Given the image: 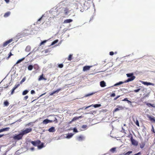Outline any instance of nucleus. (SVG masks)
<instances>
[{"label":"nucleus","mask_w":155,"mask_h":155,"mask_svg":"<svg viewBox=\"0 0 155 155\" xmlns=\"http://www.w3.org/2000/svg\"><path fill=\"white\" fill-rule=\"evenodd\" d=\"M23 136L21 133L15 135L13 137V138L15 140H18L21 139L22 138Z\"/></svg>","instance_id":"3"},{"label":"nucleus","mask_w":155,"mask_h":155,"mask_svg":"<svg viewBox=\"0 0 155 155\" xmlns=\"http://www.w3.org/2000/svg\"><path fill=\"white\" fill-rule=\"evenodd\" d=\"M42 18V17L41 18H39L38 20V21H40L41 19Z\"/></svg>","instance_id":"61"},{"label":"nucleus","mask_w":155,"mask_h":155,"mask_svg":"<svg viewBox=\"0 0 155 155\" xmlns=\"http://www.w3.org/2000/svg\"><path fill=\"white\" fill-rule=\"evenodd\" d=\"M117 107H118V108H119L120 110H122L123 109V107L121 106H117Z\"/></svg>","instance_id":"45"},{"label":"nucleus","mask_w":155,"mask_h":155,"mask_svg":"<svg viewBox=\"0 0 155 155\" xmlns=\"http://www.w3.org/2000/svg\"><path fill=\"white\" fill-rule=\"evenodd\" d=\"M51 121L49 120L48 119H46L43 121L42 123L44 124H47L51 122Z\"/></svg>","instance_id":"14"},{"label":"nucleus","mask_w":155,"mask_h":155,"mask_svg":"<svg viewBox=\"0 0 155 155\" xmlns=\"http://www.w3.org/2000/svg\"><path fill=\"white\" fill-rule=\"evenodd\" d=\"M141 82L143 84H144L145 85H147V86L150 85H152L153 86L154 85V84L151 83L150 82H145V81H141Z\"/></svg>","instance_id":"11"},{"label":"nucleus","mask_w":155,"mask_h":155,"mask_svg":"<svg viewBox=\"0 0 155 155\" xmlns=\"http://www.w3.org/2000/svg\"><path fill=\"white\" fill-rule=\"evenodd\" d=\"M31 143L34 146L38 147V145L40 144L41 142L40 140H37L35 141H32Z\"/></svg>","instance_id":"4"},{"label":"nucleus","mask_w":155,"mask_h":155,"mask_svg":"<svg viewBox=\"0 0 155 155\" xmlns=\"http://www.w3.org/2000/svg\"><path fill=\"white\" fill-rule=\"evenodd\" d=\"M120 97V95H118V96H117V97H115V98H114V100H116L117 98H118L119 97Z\"/></svg>","instance_id":"53"},{"label":"nucleus","mask_w":155,"mask_h":155,"mask_svg":"<svg viewBox=\"0 0 155 155\" xmlns=\"http://www.w3.org/2000/svg\"><path fill=\"white\" fill-rule=\"evenodd\" d=\"M44 94H45H45H42L41 96H42V95H44Z\"/></svg>","instance_id":"64"},{"label":"nucleus","mask_w":155,"mask_h":155,"mask_svg":"<svg viewBox=\"0 0 155 155\" xmlns=\"http://www.w3.org/2000/svg\"><path fill=\"white\" fill-rule=\"evenodd\" d=\"M84 139V137L82 136H80L78 137V141H82Z\"/></svg>","instance_id":"25"},{"label":"nucleus","mask_w":155,"mask_h":155,"mask_svg":"<svg viewBox=\"0 0 155 155\" xmlns=\"http://www.w3.org/2000/svg\"><path fill=\"white\" fill-rule=\"evenodd\" d=\"M12 55H13V54H12V53L11 52H10L8 54V57L6 59L8 60L10 57Z\"/></svg>","instance_id":"36"},{"label":"nucleus","mask_w":155,"mask_h":155,"mask_svg":"<svg viewBox=\"0 0 155 155\" xmlns=\"http://www.w3.org/2000/svg\"><path fill=\"white\" fill-rule=\"evenodd\" d=\"M100 86L102 87H104L106 86V83L104 81H102L100 82Z\"/></svg>","instance_id":"15"},{"label":"nucleus","mask_w":155,"mask_h":155,"mask_svg":"<svg viewBox=\"0 0 155 155\" xmlns=\"http://www.w3.org/2000/svg\"><path fill=\"white\" fill-rule=\"evenodd\" d=\"M34 68L35 69H38L39 68L37 64H35L34 65Z\"/></svg>","instance_id":"37"},{"label":"nucleus","mask_w":155,"mask_h":155,"mask_svg":"<svg viewBox=\"0 0 155 155\" xmlns=\"http://www.w3.org/2000/svg\"><path fill=\"white\" fill-rule=\"evenodd\" d=\"M5 1L7 3L9 2V0H5Z\"/></svg>","instance_id":"58"},{"label":"nucleus","mask_w":155,"mask_h":155,"mask_svg":"<svg viewBox=\"0 0 155 155\" xmlns=\"http://www.w3.org/2000/svg\"><path fill=\"white\" fill-rule=\"evenodd\" d=\"M92 106H93V107H94L95 108H96V107H101V104H94V105L93 104H92L91 105H90V106L85 107L84 108V109L86 110L87 109V108H88V107H89Z\"/></svg>","instance_id":"9"},{"label":"nucleus","mask_w":155,"mask_h":155,"mask_svg":"<svg viewBox=\"0 0 155 155\" xmlns=\"http://www.w3.org/2000/svg\"><path fill=\"white\" fill-rule=\"evenodd\" d=\"M20 84H15L14 86V87L13 88L15 90L17 87H18L20 85Z\"/></svg>","instance_id":"35"},{"label":"nucleus","mask_w":155,"mask_h":155,"mask_svg":"<svg viewBox=\"0 0 155 155\" xmlns=\"http://www.w3.org/2000/svg\"><path fill=\"white\" fill-rule=\"evenodd\" d=\"M72 56L73 55L72 54H70L68 58V61H70L72 59Z\"/></svg>","instance_id":"24"},{"label":"nucleus","mask_w":155,"mask_h":155,"mask_svg":"<svg viewBox=\"0 0 155 155\" xmlns=\"http://www.w3.org/2000/svg\"><path fill=\"white\" fill-rule=\"evenodd\" d=\"M115 96V93H113L111 95V97H114Z\"/></svg>","instance_id":"56"},{"label":"nucleus","mask_w":155,"mask_h":155,"mask_svg":"<svg viewBox=\"0 0 155 155\" xmlns=\"http://www.w3.org/2000/svg\"><path fill=\"white\" fill-rule=\"evenodd\" d=\"M25 59V58L24 57V58H22L21 59L19 60L16 63V64L19 63H20V62L22 61H23Z\"/></svg>","instance_id":"28"},{"label":"nucleus","mask_w":155,"mask_h":155,"mask_svg":"<svg viewBox=\"0 0 155 155\" xmlns=\"http://www.w3.org/2000/svg\"><path fill=\"white\" fill-rule=\"evenodd\" d=\"M91 66H85L83 67V71H85L90 70Z\"/></svg>","instance_id":"8"},{"label":"nucleus","mask_w":155,"mask_h":155,"mask_svg":"<svg viewBox=\"0 0 155 155\" xmlns=\"http://www.w3.org/2000/svg\"><path fill=\"white\" fill-rule=\"evenodd\" d=\"M4 104L5 106H8L9 104V103L7 101H6L4 102Z\"/></svg>","instance_id":"29"},{"label":"nucleus","mask_w":155,"mask_h":155,"mask_svg":"<svg viewBox=\"0 0 155 155\" xmlns=\"http://www.w3.org/2000/svg\"><path fill=\"white\" fill-rule=\"evenodd\" d=\"M9 129L10 128L8 127L0 129V133L2 132L8 131Z\"/></svg>","instance_id":"12"},{"label":"nucleus","mask_w":155,"mask_h":155,"mask_svg":"<svg viewBox=\"0 0 155 155\" xmlns=\"http://www.w3.org/2000/svg\"><path fill=\"white\" fill-rule=\"evenodd\" d=\"M143 98H141L140 99V101H143Z\"/></svg>","instance_id":"63"},{"label":"nucleus","mask_w":155,"mask_h":155,"mask_svg":"<svg viewBox=\"0 0 155 155\" xmlns=\"http://www.w3.org/2000/svg\"><path fill=\"white\" fill-rule=\"evenodd\" d=\"M130 140L132 144L135 146H137L138 145V142L135 140L132 137L130 138Z\"/></svg>","instance_id":"6"},{"label":"nucleus","mask_w":155,"mask_h":155,"mask_svg":"<svg viewBox=\"0 0 155 155\" xmlns=\"http://www.w3.org/2000/svg\"><path fill=\"white\" fill-rule=\"evenodd\" d=\"M58 67L60 68H61L63 67V65L62 64H60L58 65Z\"/></svg>","instance_id":"43"},{"label":"nucleus","mask_w":155,"mask_h":155,"mask_svg":"<svg viewBox=\"0 0 155 155\" xmlns=\"http://www.w3.org/2000/svg\"><path fill=\"white\" fill-rule=\"evenodd\" d=\"M109 54L110 55H113L114 54V53L113 51H110V52Z\"/></svg>","instance_id":"54"},{"label":"nucleus","mask_w":155,"mask_h":155,"mask_svg":"<svg viewBox=\"0 0 155 155\" xmlns=\"http://www.w3.org/2000/svg\"><path fill=\"white\" fill-rule=\"evenodd\" d=\"M31 94H35V91L33 90H32L31 91Z\"/></svg>","instance_id":"50"},{"label":"nucleus","mask_w":155,"mask_h":155,"mask_svg":"<svg viewBox=\"0 0 155 155\" xmlns=\"http://www.w3.org/2000/svg\"><path fill=\"white\" fill-rule=\"evenodd\" d=\"M26 78L25 77L23 78L22 79V80L20 82V84H21L23 82H24L26 80Z\"/></svg>","instance_id":"27"},{"label":"nucleus","mask_w":155,"mask_h":155,"mask_svg":"<svg viewBox=\"0 0 155 155\" xmlns=\"http://www.w3.org/2000/svg\"><path fill=\"white\" fill-rule=\"evenodd\" d=\"M87 125H83L82 126V128L83 129H85L87 128Z\"/></svg>","instance_id":"42"},{"label":"nucleus","mask_w":155,"mask_h":155,"mask_svg":"<svg viewBox=\"0 0 155 155\" xmlns=\"http://www.w3.org/2000/svg\"><path fill=\"white\" fill-rule=\"evenodd\" d=\"M116 148L113 147L110 149V151L111 153H114L116 151Z\"/></svg>","instance_id":"30"},{"label":"nucleus","mask_w":155,"mask_h":155,"mask_svg":"<svg viewBox=\"0 0 155 155\" xmlns=\"http://www.w3.org/2000/svg\"><path fill=\"white\" fill-rule=\"evenodd\" d=\"M3 136H4V134L0 135V138L2 137Z\"/></svg>","instance_id":"62"},{"label":"nucleus","mask_w":155,"mask_h":155,"mask_svg":"<svg viewBox=\"0 0 155 155\" xmlns=\"http://www.w3.org/2000/svg\"><path fill=\"white\" fill-rule=\"evenodd\" d=\"M55 130V128L54 127H51L48 130V131L50 132H54Z\"/></svg>","instance_id":"16"},{"label":"nucleus","mask_w":155,"mask_h":155,"mask_svg":"<svg viewBox=\"0 0 155 155\" xmlns=\"http://www.w3.org/2000/svg\"><path fill=\"white\" fill-rule=\"evenodd\" d=\"M38 147L39 149H41L44 147V144L41 143L40 145H38Z\"/></svg>","instance_id":"22"},{"label":"nucleus","mask_w":155,"mask_h":155,"mask_svg":"<svg viewBox=\"0 0 155 155\" xmlns=\"http://www.w3.org/2000/svg\"><path fill=\"white\" fill-rule=\"evenodd\" d=\"M152 127V129H153V132L154 133H155V131H154V130L153 126Z\"/></svg>","instance_id":"59"},{"label":"nucleus","mask_w":155,"mask_h":155,"mask_svg":"<svg viewBox=\"0 0 155 155\" xmlns=\"http://www.w3.org/2000/svg\"><path fill=\"white\" fill-rule=\"evenodd\" d=\"M46 42V40H45V41H42L40 44V45H41L44 44Z\"/></svg>","instance_id":"44"},{"label":"nucleus","mask_w":155,"mask_h":155,"mask_svg":"<svg viewBox=\"0 0 155 155\" xmlns=\"http://www.w3.org/2000/svg\"><path fill=\"white\" fill-rule=\"evenodd\" d=\"M132 151H129L124 154V155H129L130 154L132 153Z\"/></svg>","instance_id":"34"},{"label":"nucleus","mask_w":155,"mask_h":155,"mask_svg":"<svg viewBox=\"0 0 155 155\" xmlns=\"http://www.w3.org/2000/svg\"><path fill=\"white\" fill-rule=\"evenodd\" d=\"M58 40H55V41H54L52 42V44L53 45V44H55L56 43H57L58 42Z\"/></svg>","instance_id":"52"},{"label":"nucleus","mask_w":155,"mask_h":155,"mask_svg":"<svg viewBox=\"0 0 155 155\" xmlns=\"http://www.w3.org/2000/svg\"><path fill=\"white\" fill-rule=\"evenodd\" d=\"M30 49H31L30 47V46H27L26 47L25 50L27 51H30Z\"/></svg>","instance_id":"33"},{"label":"nucleus","mask_w":155,"mask_h":155,"mask_svg":"<svg viewBox=\"0 0 155 155\" xmlns=\"http://www.w3.org/2000/svg\"><path fill=\"white\" fill-rule=\"evenodd\" d=\"M93 93H91V94H86V95L85 96L86 97H87V96H89L91 95H93Z\"/></svg>","instance_id":"51"},{"label":"nucleus","mask_w":155,"mask_h":155,"mask_svg":"<svg viewBox=\"0 0 155 155\" xmlns=\"http://www.w3.org/2000/svg\"><path fill=\"white\" fill-rule=\"evenodd\" d=\"M140 147L141 148H143L145 146V143L143 142H141L140 143Z\"/></svg>","instance_id":"18"},{"label":"nucleus","mask_w":155,"mask_h":155,"mask_svg":"<svg viewBox=\"0 0 155 155\" xmlns=\"http://www.w3.org/2000/svg\"><path fill=\"white\" fill-rule=\"evenodd\" d=\"M62 88H59L58 89L54 91L53 92H52L50 94V95L52 96V95H53L54 94L56 93H58L59 91H60L62 90Z\"/></svg>","instance_id":"10"},{"label":"nucleus","mask_w":155,"mask_h":155,"mask_svg":"<svg viewBox=\"0 0 155 155\" xmlns=\"http://www.w3.org/2000/svg\"><path fill=\"white\" fill-rule=\"evenodd\" d=\"M73 135V134H68L67 135V138H71V137H72Z\"/></svg>","instance_id":"40"},{"label":"nucleus","mask_w":155,"mask_h":155,"mask_svg":"<svg viewBox=\"0 0 155 155\" xmlns=\"http://www.w3.org/2000/svg\"><path fill=\"white\" fill-rule=\"evenodd\" d=\"M135 124L138 126V127L140 126L139 123V121H138V120H136V121L135 122Z\"/></svg>","instance_id":"38"},{"label":"nucleus","mask_w":155,"mask_h":155,"mask_svg":"<svg viewBox=\"0 0 155 155\" xmlns=\"http://www.w3.org/2000/svg\"><path fill=\"white\" fill-rule=\"evenodd\" d=\"M147 116L149 120L153 122H155V118L154 117L149 115H147Z\"/></svg>","instance_id":"7"},{"label":"nucleus","mask_w":155,"mask_h":155,"mask_svg":"<svg viewBox=\"0 0 155 155\" xmlns=\"http://www.w3.org/2000/svg\"><path fill=\"white\" fill-rule=\"evenodd\" d=\"M140 90V88H139L137 89V90H134L133 91L135 92H136V93H137V92H138Z\"/></svg>","instance_id":"41"},{"label":"nucleus","mask_w":155,"mask_h":155,"mask_svg":"<svg viewBox=\"0 0 155 155\" xmlns=\"http://www.w3.org/2000/svg\"><path fill=\"white\" fill-rule=\"evenodd\" d=\"M119 110H120V109L119 108H116L114 110V111L115 112H116V111H117Z\"/></svg>","instance_id":"48"},{"label":"nucleus","mask_w":155,"mask_h":155,"mask_svg":"<svg viewBox=\"0 0 155 155\" xmlns=\"http://www.w3.org/2000/svg\"><path fill=\"white\" fill-rule=\"evenodd\" d=\"M15 90L13 88L12 89V91H11V94L12 95V94H13V93H14V91Z\"/></svg>","instance_id":"46"},{"label":"nucleus","mask_w":155,"mask_h":155,"mask_svg":"<svg viewBox=\"0 0 155 155\" xmlns=\"http://www.w3.org/2000/svg\"><path fill=\"white\" fill-rule=\"evenodd\" d=\"M28 92V91L27 90H25L22 93L23 95H25Z\"/></svg>","instance_id":"32"},{"label":"nucleus","mask_w":155,"mask_h":155,"mask_svg":"<svg viewBox=\"0 0 155 155\" xmlns=\"http://www.w3.org/2000/svg\"><path fill=\"white\" fill-rule=\"evenodd\" d=\"M81 117V116H80L79 117H74L72 120L71 122H73L74 121L77 120L79 118Z\"/></svg>","instance_id":"19"},{"label":"nucleus","mask_w":155,"mask_h":155,"mask_svg":"<svg viewBox=\"0 0 155 155\" xmlns=\"http://www.w3.org/2000/svg\"><path fill=\"white\" fill-rule=\"evenodd\" d=\"M10 14V12H8L6 13L4 15V17H7Z\"/></svg>","instance_id":"26"},{"label":"nucleus","mask_w":155,"mask_h":155,"mask_svg":"<svg viewBox=\"0 0 155 155\" xmlns=\"http://www.w3.org/2000/svg\"><path fill=\"white\" fill-rule=\"evenodd\" d=\"M28 97V96H26L24 97V100H26Z\"/></svg>","instance_id":"47"},{"label":"nucleus","mask_w":155,"mask_h":155,"mask_svg":"<svg viewBox=\"0 0 155 155\" xmlns=\"http://www.w3.org/2000/svg\"><path fill=\"white\" fill-rule=\"evenodd\" d=\"M13 39L12 38L6 41L3 43L2 45V46L4 47H6L8 44L11 43Z\"/></svg>","instance_id":"5"},{"label":"nucleus","mask_w":155,"mask_h":155,"mask_svg":"<svg viewBox=\"0 0 155 155\" xmlns=\"http://www.w3.org/2000/svg\"><path fill=\"white\" fill-rule=\"evenodd\" d=\"M141 154V153L140 152H139L137 153H136L134 155H140Z\"/></svg>","instance_id":"55"},{"label":"nucleus","mask_w":155,"mask_h":155,"mask_svg":"<svg viewBox=\"0 0 155 155\" xmlns=\"http://www.w3.org/2000/svg\"><path fill=\"white\" fill-rule=\"evenodd\" d=\"M123 82L122 81H120L118 83H116L114 85L117 86V85H120V84H123Z\"/></svg>","instance_id":"39"},{"label":"nucleus","mask_w":155,"mask_h":155,"mask_svg":"<svg viewBox=\"0 0 155 155\" xmlns=\"http://www.w3.org/2000/svg\"><path fill=\"white\" fill-rule=\"evenodd\" d=\"M73 21V20L71 19H67L65 20L64 22L63 23L66 24L68 23H69L71 22H72Z\"/></svg>","instance_id":"13"},{"label":"nucleus","mask_w":155,"mask_h":155,"mask_svg":"<svg viewBox=\"0 0 155 155\" xmlns=\"http://www.w3.org/2000/svg\"><path fill=\"white\" fill-rule=\"evenodd\" d=\"M64 12V14L65 15H67L69 13V9L68 8H65Z\"/></svg>","instance_id":"17"},{"label":"nucleus","mask_w":155,"mask_h":155,"mask_svg":"<svg viewBox=\"0 0 155 155\" xmlns=\"http://www.w3.org/2000/svg\"><path fill=\"white\" fill-rule=\"evenodd\" d=\"M42 79H44V80H46V78H44L43 77V74H42V75H40V77H39V78L38 79V80L39 81H41V80H42Z\"/></svg>","instance_id":"21"},{"label":"nucleus","mask_w":155,"mask_h":155,"mask_svg":"<svg viewBox=\"0 0 155 155\" xmlns=\"http://www.w3.org/2000/svg\"><path fill=\"white\" fill-rule=\"evenodd\" d=\"M133 74H134L133 73H130L127 74L126 75L127 77H130V78H128L127 80L124 81V82H128L130 81H132L136 77L135 76H133Z\"/></svg>","instance_id":"1"},{"label":"nucleus","mask_w":155,"mask_h":155,"mask_svg":"<svg viewBox=\"0 0 155 155\" xmlns=\"http://www.w3.org/2000/svg\"><path fill=\"white\" fill-rule=\"evenodd\" d=\"M31 149L32 150H34V147H31Z\"/></svg>","instance_id":"60"},{"label":"nucleus","mask_w":155,"mask_h":155,"mask_svg":"<svg viewBox=\"0 0 155 155\" xmlns=\"http://www.w3.org/2000/svg\"><path fill=\"white\" fill-rule=\"evenodd\" d=\"M31 124H32V123H31V122L29 123H28V124H27L26 125H27V126H29V125H31Z\"/></svg>","instance_id":"57"},{"label":"nucleus","mask_w":155,"mask_h":155,"mask_svg":"<svg viewBox=\"0 0 155 155\" xmlns=\"http://www.w3.org/2000/svg\"><path fill=\"white\" fill-rule=\"evenodd\" d=\"M28 70H29V71H31V70L32 69H33V66L32 65H29L28 67Z\"/></svg>","instance_id":"31"},{"label":"nucleus","mask_w":155,"mask_h":155,"mask_svg":"<svg viewBox=\"0 0 155 155\" xmlns=\"http://www.w3.org/2000/svg\"><path fill=\"white\" fill-rule=\"evenodd\" d=\"M146 104L149 107L151 106L153 107H155V105L154 104H152L149 103H147Z\"/></svg>","instance_id":"20"},{"label":"nucleus","mask_w":155,"mask_h":155,"mask_svg":"<svg viewBox=\"0 0 155 155\" xmlns=\"http://www.w3.org/2000/svg\"><path fill=\"white\" fill-rule=\"evenodd\" d=\"M73 131L74 132H78V131L77 130V129L76 128H74V129H73Z\"/></svg>","instance_id":"49"},{"label":"nucleus","mask_w":155,"mask_h":155,"mask_svg":"<svg viewBox=\"0 0 155 155\" xmlns=\"http://www.w3.org/2000/svg\"><path fill=\"white\" fill-rule=\"evenodd\" d=\"M32 130V129L31 128H27L25 130H22L21 133L23 136L24 135L31 132Z\"/></svg>","instance_id":"2"},{"label":"nucleus","mask_w":155,"mask_h":155,"mask_svg":"<svg viewBox=\"0 0 155 155\" xmlns=\"http://www.w3.org/2000/svg\"><path fill=\"white\" fill-rule=\"evenodd\" d=\"M123 101H127V103L128 104H131V102L128 100L127 98H125L124 99L122 100Z\"/></svg>","instance_id":"23"}]
</instances>
